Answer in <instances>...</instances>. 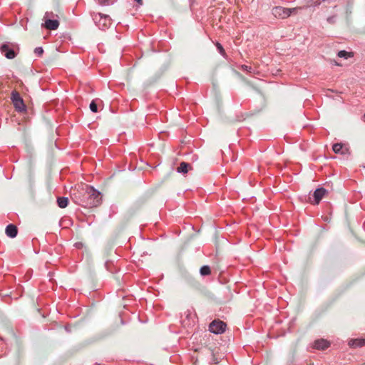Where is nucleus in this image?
<instances>
[{
  "instance_id": "nucleus-6",
  "label": "nucleus",
  "mask_w": 365,
  "mask_h": 365,
  "mask_svg": "<svg viewBox=\"0 0 365 365\" xmlns=\"http://www.w3.org/2000/svg\"><path fill=\"white\" fill-rule=\"evenodd\" d=\"M0 51L8 59H14L16 56V53L13 48H9L8 43H3L0 46Z\"/></svg>"
},
{
  "instance_id": "nucleus-24",
  "label": "nucleus",
  "mask_w": 365,
  "mask_h": 365,
  "mask_svg": "<svg viewBox=\"0 0 365 365\" xmlns=\"http://www.w3.org/2000/svg\"><path fill=\"white\" fill-rule=\"evenodd\" d=\"M50 16V14H49L48 12H46V13L45 14V18H46V17H48V16Z\"/></svg>"
},
{
  "instance_id": "nucleus-23",
  "label": "nucleus",
  "mask_w": 365,
  "mask_h": 365,
  "mask_svg": "<svg viewBox=\"0 0 365 365\" xmlns=\"http://www.w3.org/2000/svg\"><path fill=\"white\" fill-rule=\"evenodd\" d=\"M139 5L143 4V0H135Z\"/></svg>"
},
{
  "instance_id": "nucleus-13",
  "label": "nucleus",
  "mask_w": 365,
  "mask_h": 365,
  "mask_svg": "<svg viewBox=\"0 0 365 365\" xmlns=\"http://www.w3.org/2000/svg\"><path fill=\"white\" fill-rule=\"evenodd\" d=\"M349 345L353 348H358L365 346V339H351L349 341Z\"/></svg>"
},
{
  "instance_id": "nucleus-9",
  "label": "nucleus",
  "mask_w": 365,
  "mask_h": 365,
  "mask_svg": "<svg viewBox=\"0 0 365 365\" xmlns=\"http://www.w3.org/2000/svg\"><path fill=\"white\" fill-rule=\"evenodd\" d=\"M333 151L336 154L346 155L349 154L348 148L344 147V145L341 143H337L332 146Z\"/></svg>"
},
{
  "instance_id": "nucleus-19",
  "label": "nucleus",
  "mask_w": 365,
  "mask_h": 365,
  "mask_svg": "<svg viewBox=\"0 0 365 365\" xmlns=\"http://www.w3.org/2000/svg\"><path fill=\"white\" fill-rule=\"evenodd\" d=\"M117 0H102L101 1V6H108L113 4Z\"/></svg>"
},
{
  "instance_id": "nucleus-3",
  "label": "nucleus",
  "mask_w": 365,
  "mask_h": 365,
  "mask_svg": "<svg viewBox=\"0 0 365 365\" xmlns=\"http://www.w3.org/2000/svg\"><path fill=\"white\" fill-rule=\"evenodd\" d=\"M92 17L98 26L103 30L108 29L111 24V18L108 15L94 13Z\"/></svg>"
},
{
  "instance_id": "nucleus-7",
  "label": "nucleus",
  "mask_w": 365,
  "mask_h": 365,
  "mask_svg": "<svg viewBox=\"0 0 365 365\" xmlns=\"http://www.w3.org/2000/svg\"><path fill=\"white\" fill-rule=\"evenodd\" d=\"M329 193V191L324 187H319L314 192V204L318 205L323 197Z\"/></svg>"
},
{
  "instance_id": "nucleus-12",
  "label": "nucleus",
  "mask_w": 365,
  "mask_h": 365,
  "mask_svg": "<svg viewBox=\"0 0 365 365\" xmlns=\"http://www.w3.org/2000/svg\"><path fill=\"white\" fill-rule=\"evenodd\" d=\"M189 170H192L190 164L183 161L180 163L177 168V172L178 173L186 174Z\"/></svg>"
},
{
  "instance_id": "nucleus-21",
  "label": "nucleus",
  "mask_w": 365,
  "mask_h": 365,
  "mask_svg": "<svg viewBox=\"0 0 365 365\" xmlns=\"http://www.w3.org/2000/svg\"><path fill=\"white\" fill-rule=\"evenodd\" d=\"M216 46H217V50L219 51V52H220L222 56H225V49L223 48L222 46L220 43H216Z\"/></svg>"
},
{
  "instance_id": "nucleus-11",
  "label": "nucleus",
  "mask_w": 365,
  "mask_h": 365,
  "mask_svg": "<svg viewBox=\"0 0 365 365\" xmlns=\"http://www.w3.org/2000/svg\"><path fill=\"white\" fill-rule=\"evenodd\" d=\"M44 26L49 30H56L59 26V21L57 19H46Z\"/></svg>"
},
{
  "instance_id": "nucleus-20",
  "label": "nucleus",
  "mask_w": 365,
  "mask_h": 365,
  "mask_svg": "<svg viewBox=\"0 0 365 365\" xmlns=\"http://www.w3.org/2000/svg\"><path fill=\"white\" fill-rule=\"evenodd\" d=\"M336 15H332L331 16H329L327 19V21L330 24H333L336 22Z\"/></svg>"
},
{
  "instance_id": "nucleus-14",
  "label": "nucleus",
  "mask_w": 365,
  "mask_h": 365,
  "mask_svg": "<svg viewBox=\"0 0 365 365\" xmlns=\"http://www.w3.org/2000/svg\"><path fill=\"white\" fill-rule=\"evenodd\" d=\"M57 203L60 208H65L68 203V198L66 197H60L57 198Z\"/></svg>"
},
{
  "instance_id": "nucleus-1",
  "label": "nucleus",
  "mask_w": 365,
  "mask_h": 365,
  "mask_svg": "<svg viewBox=\"0 0 365 365\" xmlns=\"http://www.w3.org/2000/svg\"><path fill=\"white\" fill-rule=\"evenodd\" d=\"M78 204L86 208L98 207L102 202L101 192L93 186L86 185V189L80 194L78 198Z\"/></svg>"
},
{
  "instance_id": "nucleus-22",
  "label": "nucleus",
  "mask_w": 365,
  "mask_h": 365,
  "mask_svg": "<svg viewBox=\"0 0 365 365\" xmlns=\"http://www.w3.org/2000/svg\"><path fill=\"white\" fill-rule=\"evenodd\" d=\"M241 68H242V69L243 71H247V72H251V71H252V67L248 66H247V65H242V66H241Z\"/></svg>"
},
{
  "instance_id": "nucleus-18",
  "label": "nucleus",
  "mask_w": 365,
  "mask_h": 365,
  "mask_svg": "<svg viewBox=\"0 0 365 365\" xmlns=\"http://www.w3.org/2000/svg\"><path fill=\"white\" fill-rule=\"evenodd\" d=\"M34 53L38 57H41L43 53V48L41 46L35 48L34 51Z\"/></svg>"
},
{
  "instance_id": "nucleus-2",
  "label": "nucleus",
  "mask_w": 365,
  "mask_h": 365,
  "mask_svg": "<svg viewBox=\"0 0 365 365\" xmlns=\"http://www.w3.org/2000/svg\"><path fill=\"white\" fill-rule=\"evenodd\" d=\"M11 101L16 112L21 113L26 111V106L18 91L11 92Z\"/></svg>"
},
{
  "instance_id": "nucleus-16",
  "label": "nucleus",
  "mask_w": 365,
  "mask_h": 365,
  "mask_svg": "<svg viewBox=\"0 0 365 365\" xmlns=\"http://www.w3.org/2000/svg\"><path fill=\"white\" fill-rule=\"evenodd\" d=\"M200 272L202 276L209 275L211 272L210 267L208 265H204L200 268Z\"/></svg>"
},
{
  "instance_id": "nucleus-8",
  "label": "nucleus",
  "mask_w": 365,
  "mask_h": 365,
  "mask_svg": "<svg viewBox=\"0 0 365 365\" xmlns=\"http://www.w3.org/2000/svg\"><path fill=\"white\" fill-rule=\"evenodd\" d=\"M330 346V342L324 339H317L314 341L312 347L318 350H324Z\"/></svg>"
},
{
  "instance_id": "nucleus-25",
  "label": "nucleus",
  "mask_w": 365,
  "mask_h": 365,
  "mask_svg": "<svg viewBox=\"0 0 365 365\" xmlns=\"http://www.w3.org/2000/svg\"><path fill=\"white\" fill-rule=\"evenodd\" d=\"M364 118H365V114L364 115Z\"/></svg>"
},
{
  "instance_id": "nucleus-15",
  "label": "nucleus",
  "mask_w": 365,
  "mask_h": 365,
  "mask_svg": "<svg viewBox=\"0 0 365 365\" xmlns=\"http://www.w3.org/2000/svg\"><path fill=\"white\" fill-rule=\"evenodd\" d=\"M337 56L340 58H344L345 59H347L349 58H351L354 56L353 52H348L345 50L339 51L337 53Z\"/></svg>"
},
{
  "instance_id": "nucleus-17",
  "label": "nucleus",
  "mask_w": 365,
  "mask_h": 365,
  "mask_svg": "<svg viewBox=\"0 0 365 365\" xmlns=\"http://www.w3.org/2000/svg\"><path fill=\"white\" fill-rule=\"evenodd\" d=\"M89 108H90V110L93 113H97L98 112V106H97V103H96L95 100L91 101V103H90Z\"/></svg>"
},
{
  "instance_id": "nucleus-4",
  "label": "nucleus",
  "mask_w": 365,
  "mask_h": 365,
  "mask_svg": "<svg viewBox=\"0 0 365 365\" xmlns=\"http://www.w3.org/2000/svg\"><path fill=\"white\" fill-rule=\"evenodd\" d=\"M227 324L220 320H213L209 325V331L215 334H220L225 331Z\"/></svg>"
},
{
  "instance_id": "nucleus-5",
  "label": "nucleus",
  "mask_w": 365,
  "mask_h": 365,
  "mask_svg": "<svg viewBox=\"0 0 365 365\" xmlns=\"http://www.w3.org/2000/svg\"><path fill=\"white\" fill-rule=\"evenodd\" d=\"M272 14L275 17L285 19L291 15L292 10L282 6H275L272 9Z\"/></svg>"
},
{
  "instance_id": "nucleus-10",
  "label": "nucleus",
  "mask_w": 365,
  "mask_h": 365,
  "mask_svg": "<svg viewBox=\"0 0 365 365\" xmlns=\"http://www.w3.org/2000/svg\"><path fill=\"white\" fill-rule=\"evenodd\" d=\"M5 232L9 237L14 238L18 234L17 227L13 224H9L6 226Z\"/></svg>"
}]
</instances>
